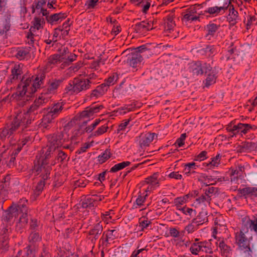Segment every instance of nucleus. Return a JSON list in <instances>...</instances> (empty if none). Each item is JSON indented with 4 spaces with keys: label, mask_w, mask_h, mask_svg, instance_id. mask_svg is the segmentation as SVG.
<instances>
[{
    "label": "nucleus",
    "mask_w": 257,
    "mask_h": 257,
    "mask_svg": "<svg viewBox=\"0 0 257 257\" xmlns=\"http://www.w3.org/2000/svg\"><path fill=\"white\" fill-rule=\"evenodd\" d=\"M27 200L25 198L21 199L18 204L13 203L3 216V219L5 222H10L14 218L20 215L19 222L17 224L16 229L20 231L21 228L25 226L28 221Z\"/></svg>",
    "instance_id": "1"
},
{
    "label": "nucleus",
    "mask_w": 257,
    "mask_h": 257,
    "mask_svg": "<svg viewBox=\"0 0 257 257\" xmlns=\"http://www.w3.org/2000/svg\"><path fill=\"white\" fill-rule=\"evenodd\" d=\"M24 114L18 110L13 120L10 123H7L3 128L0 133V138L2 139L9 138L14 134L21 126H22V129L23 126L26 127L28 124H26V120H24Z\"/></svg>",
    "instance_id": "2"
},
{
    "label": "nucleus",
    "mask_w": 257,
    "mask_h": 257,
    "mask_svg": "<svg viewBox=\"0 0 257 257\" xmlns=\"http://www.w3.org/2000/svg\"><path fill=\"white\" fill-rule=\"evenodd\" d=\"M248 228L242 226L239 231L235 233V243L238 246V250L248 255L250 254L251 249L250 245V240L252 237H248Z\"/></svg>",
    "instance_id": "3"
},
{
    "label": "nucleus",
    "mask_w": 257,
    "mask_h": 257,
    "mask_svg": "<svg viewBox=\"0 0 257 257\" xmlns=\"http://www.w3.org/2000/svg\"><path fill=\"white\" fill-rule=\"evenodd\" d=\"M48 101V99L42 95L34 101L26 112H22L24 114V119L26 120V124H30L36 118V115L42 112L44 104Z\"/></svg>",
    "instance_id": "4"
},
{
    "label": "nucleus",
    "mask_w": 257,
    "mask_h": 257,
    "mask_svg": "<svg viewBox=\"0 0 257 257\" xmlns=\"http://www.w3.org/2000/svg\"><path fill=\"white\" fill-rule=\"evenodd\" d=\"M67 125V124L64 126ZM73 126H69L66 130L64 128V131L57 132L48 136V145L53 147V149H57L61 146L64 142L68 140V135L64 132L69 130Z\"/></svg>",
    "instance_id": "5"
},
{
    "label": "nucleus",
    "mask_w": 257,
    "mask_h": 257,
    "mask_svg": "<svg viewBox=\"0 0 257 257\" xmlns=\"http://www.w3.org/2000/svg\"><path fill=\"white\" fill-rule=\"evenodd\" d=\"M103 106L101 105L99 106L92 105L89 107L86 108L85 110L82 111L80 113L79 115L76 116L74 118L70 121L67 125L65 126V130L69 126H74L76 124V121L78 119H80L83 118L88 117L92 116L94 113H96L99 111L100 109L102 108Z\"/></svg>",
    "instance_id": "6"
},
{
    "label": "nucleus",
    "mask_w": 257,
    "mask_h": 257,
    "mask_svg": "<svg viewBox=\"0 0 257 257\" xmlns=\"http://www.w3.org/2000/svg\"><path fill=\"white\" fill-rule=\"evenodd\" d=\"M44 163L43 161L42 163H38V164H35V169L38 174L41 173L40 176L43 180H47L49 178V175L51 170V167Z\"/></svg>",
    "instance_id": "7"
},
{
    "label": "nucleus",
    "mask_w": 257,
    "mask_h": 257,
    "mask_svg": "<svg viewBox=\"0 0 257 257\" xmlns=\"http://www.w3.org/2000/svg\"><path fill=\"white\" fill-rule=\"evenodd\" d=\"M75 92L76 93L86 90L90 87L91 82L88 79L75 78Z\"/></svg>",
    "instance_id": "8"
},
{
    "label": "nucleus",
    "mask_w": 257,
    "mask_h": 257,
    "mask_svg": "<svg viewBox=\"0 0 257 257\" xmlns=\"http://www.w3.org/2000/svg\"><path fill=\"white\" fill-rule=\"evenodd\" d=\"M56 149H53V147L47 145L46 148H44L42 149L41 152L43 155H41L39 160L38 163H42L43 161L44 163L48 164V160L51 158L53 155H55V151Z\"/></svg>",
    "instance_id": "9"
},
{
    "label": "nucleus",
    "mask_w": 257,
    "mask_h": 257,
    "mask_svg": "<svg viewBox=\"0 0 257 257\" xmlns=\"http://www.w3.org/2000/svg\"><path fill=\"white\" fill-rule=\"evenodd\" d=\"M143 60L142 56L139 53H132L127 56L126 63L133 68H136Z\"/></svg>",
    "instance_id": "10"
},
{
    "label": "nucleus",
    "mask_w": 257,
    "mask_h": 257,
    "mask_svg": "<svg viewBox=\"0 0 257 257\" xmlns=\"http://www.w3.org/2000/svg\"><path fill=\"white\" fill-rule=\"evenodd\" d=\"M207 244L208 242L206 241L193 243L190 247V251L195 255L198 254L200 251L207 252L208 249Z\"/></svg>",
    "instance_id": "11"
},
{
    "label": "nucleus",
    "mask_w": 257,
    "mask_h": 257,
    "mask_svg": "<svg viewBox=\"0 0 257 257\" xmlns=\"http://www.w3.org/2000/svg\"><path fill=\"white\" fill-rule=\"evenodd\" d=\"M155 135V133H151L141 134L139 137V143L141 147L148 146L154 140Z\"/></svg>",
    "instance_id": "12"
},
{
    "label": "nucleus",
    "mask_w": 257,
    "mask_h": 257,
    "mask_svg": "<svg viewBox=\"0 0 257 257\" xmlns=\"http://www.w3.org/2000/svg\"><path fill=\"white\" fill-rule=\"evenodd\" d=\"M189 68V71L192 72L193 75H198L203 73L201 63L199 61L190 63Z\"/></svg>",
    "instance_id": "13"
},
{
    "label": "nucleus",
    "mask_w": 257,
    "mask_h": 257,
    "mask_svg": "<svg viewBox=\"0 0 257 257\" xmlns=\"http://www.w3.org/2000/svg\"><path fill=\"white\" fill-rule=\"evenodd\" d=\"M198 17L196 15L194 8H192L186 12L183 18V22L185 23L197 21Z\"/></svg>",
    "instance_id": "14"
},
{
    "label": "nucleus",
    "mask_w": 257,
    "mask_h": 257,
    "mask_svg": "<svg viewBox=\"0 0 257 257\" xmlns=\"http://www.w3.org/2000/svg\"><path fill=\"white\" fill-rule=\"evenodd\" d=\"M45 23L43 18H35L32 22V26L31 27L30 31L31 32L42 31Z\"/></svg>",
    "instance_id": "15"
},
{
    "label": "nucleus",
    "mask_w": 257,
    "mask_h": 257,
    "mask_svg": "<svg viewBox=\"0 0 257 257\" xmlns=\"http://www.w3.org/2000/svg\"><path fill=\"white\" fill-rule=\"evenodd\" d=\"M64 104L63 102H58L53 105L51 108L50 110L47 113L55 118L60 113L63 109Z\"/></svg>",
    "instance_id": "16"
},
{
    "label": "nucleus",
    "mask_w": 257,
    "mask_h": 257,
    "mask_svg": "<svg viewBox=\"0 0 257 257\" xmlns=\"http://www.w3.org/2000/svg\"><path fill=\"white\" fill-rule=\"evenodd\" d=\"M30 47L18 48L16 57L20 60H24L30 55Z\"/></svg>",
    "instance_id": "17"
},
{
    "label": "nucleus",
    "mask_w": 257,
    "mask_h": 257,
    "mask_svg": "<svg viewBox=\"0 0 257 257\" xmlns=\"http://www.w3.org/2000/svg\"><path fill=\"white\" fill-rule=\"evenodd\" d=\"M103 230L102 224L101 222H98L90 230L89 234L93 236L95 240L98 238L99 235L101 234Z\"/></svg>",
    "instance_id": "18"
},
{
    "label": "nucleus",
    "mask_w": 257,
    "mask_h": 257,
    "mask_svg": "<svg viewBox=\"0 0 257 257\" xmlns=\"http://www.w3.org/2000/svg\"><path fill=\"white\" fill-rule=\"evenodd\" d=\"M54 119L52 115L47 113L43 116L39 125L41 127L48 129L50 127L51 124L53 122Z\"/></svg>",
    "instance_id": "19"
},
{
    "label": "nucleus",
    "mask_w": 257,
    "mask_h": 257,
    "mask_svg": "<svg viewBox=\"0 0 257 257\" xmlns=\"http://www.w3.org/2000/svg\"><path fill=\"white\" fill-rule=\"evenodd\" d=\"M158 174L154 173L152 176L146 179L145 183L150 186L151 189H154L156 186H159V182L158 180Z\"/></svg>",
    "instance_id": "20"
},
{
    "label": "nucleus",
    "mask_w": 257,
    "mask_h": 257,
    "mask_svg": "<svg viewBox=\"0 0 257 257\" xmlns=\"http://www.w3.org/2000/svg\"><path fill=\"white\" fill-rule=\"evenodd\" d=\"M29 91H30L29 89H27L26 88H22V86L19 84L17 92L13 95H15V97L18 99H20L21 97H23L24 95H26L27 97H30L32 95V93H29Z\"/></svg>",
    "instance_id": "21"
},
{
    "label": "nucleus",
    "mask_w": 257,
    "mask_h": 257,
    "mask_svg": "<svg viewBox=\"0 0 257 257\" xmlns=\"http://www.w3.org/2000/svg\"><path fill=\"white\" fill-rule=\"evenodd\" d=\"M243 225L242 226H248L255 232H257V219L251 220L249 218L245 217L242 219Z\"/></svg>",
    "instance_id": "22"
},
{
    "label": "nucleus",
    "mask_w": 257,
    "mask_h": 257,
    "mask_svg": "<svg viewBox=\"0 0 257 257\" xmlns=\"http://www.w3.org/2000/svg\"><path fill=\"white\" fill-rule=\"evenodd\" d=\"M45 77L44 74H42L40 76V78L36 77L35 79V81L33 84V85L30 87V91H29V93H32V94L35 93L37 88H39L41 84L42 83V81Z\"/></svg>",
    "instance_id": "23"
},
{
    "label": "nucleus",
    "mask_w": 257,
    "mask_h": 257,
    "mask_svg": "<svg viewBox=\"0 0 257 257\" xmlns=\"http://www.w3.org/2000/svg\"><path fill=\"white\" fill-rule=\"evenodd\" d=\"M190 197V194H188L183 196L177 197L174 199V203L177 209H181V207L182 205L186 203Z\"/></svg>",
    "instance_id": "24"
},
{
    "label": "nucleus",
    "mask_w": 257,
    "mask_h": 257,
    "mask_svg": "<svg viewBox=\"0 0 257 257\" xmlns=\"http://www.w3.org/2000/svg\"><path fill=\"white\" fill-rule=\"evenodd\" d=\"M66 15L64 13H58L51 15L47 20L50 23H55L61 22L65 19Z\"/></svg>",
    "instance_id": "25"
},
{
    "label": "nucleus",
    "mask_w": 257,
    "mask_h": 257,
    "mask_svg": "<svg viewBox=\"0 0 257 257\" xmlns=\"http://www.w3.org/2000/svg\"><path fill=\"white\" fill-rule=\"evenodd\" d=\"M257 24V20L253 16H248L246 17L245 25L246 29L248 30H253V28Z\"/></svg>",
    "instance_id": "26"
},
{
    "label": "nucleus",
    "mask_w": 257,
    "mask_h": 257,
    "mask_svg": "<svg viewBox=\"0 0 257 257\" xmlns=\"http://www.w3.org/2000/svg\"><path fill=\"white\" fill-rule=\"evenodd\" d=\"M22 73V67L20 64H15L12 69L11 80H17Z\"/></svg>",
    "instance_id": "27"
},
{
    "label": "nucleus",
    "mask_w": 257,
    "mask_h": 257,
    "mask_svg": "<svg viewBox=\"0 0 257 257\" xmlns=\"http://www.w3.org/2000/svg\"><path fill=\"white\" fill-rule=\"evenodd\" d=\"M227 7L214 6L207 9L205 12L210 15L217 16L220 14L221 11H224Z\"/></svg>",
    "instance_id": "28"
},
{
    "label": "nucleus",
    "mask_w": 257,
    "mask_h": 257,
    "mask_svg": "<svg viewBox=\"0 0 257 257\" xmlns=\"http://www.w3.org/2000/svg\"><path fill=\"white\" fill-rule=\"evenodd\" d=\"M219 247L222 254L225 256H227L232 250L231 247L226 244L223 239L219 242Z\"/></svg>",
    "instance_id": "29"
},
{
    "label": "nucleus",
    "mask_w": 257,
    "mask_h": 257,
    "mask_svg": "<svg viewBox=\"0 0 257 257\" xmlns=\"http://www.w3.org/2000/svg\"><path fill=\"white\" fill-rule=\"evenodd\" d=\"M207 214L205 211H201L197 217L193 220V222L199 224H202L208 221Z\"/></svg>",
    "instance_id": "30"
},
{
    "label": "nucleus",
    "mask_w": 257,
    "mask_h": 257,
    "mask_svg": "<svg viewBox=\"0 0 257 257\" xmlns=\"http://www.w3.org/2000/svg\"><path fill=\"white\" fill-rule=\"evenodd\" d=\"M139 223L140 231H143L145 229L149 227L150 224H151V221L149 220L148 218H146L145 217L143 216L139 219Z\"/></svg>",
    "instance_id": "31"
},
{
    "label": "nucleus",
    "mask_w": 257,
    "mask_h": 257,
    "mask_svg": "<svg viewBox=\"0 0 257 257\" xmlns=\"http://www.w3.org/2000/svg\"><path fill=\"white\" fill-rule=\"evenodd\" d=\"M62 82V80L60 79H53L51 81H50L49 85L48 88V90L49 92L53 93L56 90L60 84Z\"/></svg>",
    "instance_id": "32"
},
{
    "label": "nucleus",
    "mask_w": 257,
    "mask_h": 257,
    "mask_svg": "<svg viewBox=\"0 0 257 257\" xmlns=\"http://www.w3.org/2000/svg\"><path fill=\"white\" fill-rule=\"evenodd\" d=\"M243 151L251 152L257 148L256 144L252 142H244L241 146Z\"/></svg>",
    "instance_id": "33"
},
{
    "label": "nucleus",
    "mask_w": 257,
    "mask_h": 257,
    "mask_svg": "<svg viewBox=\"0 0 257 257\" xmlns=\"http://www.w3.org/2000/svg\"><path fill=\"white\" fill-rule=\"evenodd\" d=\"M58 54H56L57 55H58L59 58L61 60V62H64L65 59H66V57L68 54H69L68 49L65 47H61L58 50Z\"/></svg>",
    "instance_id": "34"
},
{
    "label": "nucleus",
    "mask_w": 257,
    "mask_h": 257,
    "mask_svg": "<svg viewBox=\"0 0 257 257\" xmlns=\"http://www.w3.org/2000/svg\"><path fill=\"white\" fill-rule=\"evenodd\" d=\"M131 164V162L128 161L123 162L117 164L113 166L110 170L111 172H116L119 170H120L125 167L129 166Z\"/></svg>",
    "instance_id": "35"
},
{
    "label": "nucleus",
    "mask_w": 257,
    "mask_h": 257,
    "mask_svg": "<svg viewBox=\"0 0 257 257\" xmlns=\"http://www.w3.org/2000/svg\"><path fill=\"white\" fill-rule=\"evenodd\" d=\"M55 154H56L55 159L51 163L53 165L59 162H62L67 157L66 154L61 151H58Z\"/></svg>",
    "instance_id": "36"
},
{
    "label": "nucleus",
    "mask_w": 257,
    "mask_h": 257,
    "mask_svg": "<svg viewBox=\"0 0 257 257\" xmlns=\"http://www.w3.org/2000/svg\"><path fill=\"white\" fill-rule=\"evenodd\" d=\"M81 206L84 208L94 207V199L92 198L91 196L85 198L82 202Z\"/></svg>",
    "instance_id": "37"
},
{
    "label": "nucleus",
    "mask_w": 257,
    "mask_h": 257,
    "mask_svg": "<svg viewBox=\"0 0 257 257\" xmlns=\"http://www.w3.org/2000/svg\"><path fill=\"white\" fill-rule=\"evenodd\" d=\"M41 240V236L38 232H32L29 236V241L32 244L35 243L40 241Z\"/></svg>",
    "instance_id": "38"
},
{
    "label": "nucleus",
    "mask_w": 257,
    "mask_h": 257,
    "mask_svg": "<svg viewBox=\"0 0 257 257\" xmlns=\"http://www.w3.org/2000/svg\"><path fill=\"white\" fill-rule=\"evenodd\" d=\"M216 73L212 71L208 74L207 78L206 79L205 85L206 86H209L215 83L216 80Z\"/></svg>",
    "instance_id": "39"
},
{
    "label": "nucleus",
    "mask_w": 257,
    "mask_h": 257,
    "mask_svg": "<svg viewBox=\"0 0 257 257\" xmlns=\"http://www.w3.org/2000/svg\"><path fill=\"white\" fill-rule=\"evenodd\" d=\"M211 198H210L209 196H207V195L204 193L202 194L200 196L196 199V201L199 204H204V205H209Z\"/></svg>",
    "instance_id": "40"
},
{
    "label": "nucleus",
    "mask_w": 257,
    "mask_h": 257,
    "mask_svg": "<svg viewBox=\"0 0 257 257\" xmlns=\"http://www.w3.org/2000/svg\"><path fill=\"white\" fill-rule=\"evenodd\" d=\"M115 232V230H109L106 234L103 233L101 237L102 242H108L109 239L111 240L113 239L115 237V235L113 234V233Z\"/></svg>",
    "instance_id": "41"
},
{
    "label": "nucleus",
    "mask_w": 257,
    "mask_h": 257,
    "mask_svg": "<svg viewBox=\"0 0 257 257\" xmlns=\"http://www.w3.org/2000/svg\"><path fill=\"white\" fill-rule=\"evenodd\" d=\"M148 196V194H146L144 196L142 195H139L138 198L136 199L135 203H134L133 206L134 208H137L138 207H140L144 205V203L146 201V197Z\"/></svg>",
    "instance_id": "42"
},
{
    "label": "nucleus",
    "mask_w": 257,
    "mask_h": 257,
    "mask_svg": "<svg viewBox=\"0 0 257 257\" xmlns=\"http://www.w3.org/2000/svg\"><path fill=\"white\" fill-rule=\"evenodd\" d=\"M238 13L235 11L233 7L232 8H230L229 12L228 19L230 22H232L233 23L235 21L238 17Z\"/></svg>",
    "instance_id": "43"
},
{
    "label": "nucleus",
    "mask_w": 257,
    "mask_h": 257,
    "mask_svg": "<svg viewBox=\"0 0 257 257\" xmlns=\"http://www.w3.org/2000/svg\"><path fill=\"white\" fill-rule=\"evenodd\" d=\"M8 231V229L5 228L4 230V233L1 237V242L2 244V246L4 247L5 249H7L8 247V242H9V237L7 234H6V231Z\"/></svg>",
    "instance_id": "44"
},
{
    "label": "nucleus",
    "mask_w": 257,
    "mask_h": 257,
    "mask_svg": "<svg viewBox=\"0 0 257 257\" xmlns=\"http://www.w3.org/2000/svg\"><path fill=\"white\" fill-rule=\"evenodd\" d=\"M139 27L140 28V30L142 31H149L153 30L152 24L145 22H141L139 24Z\"/></svg>",
    "instance_id": "45"
},
{
    "label": "nucleus",
    "mask_w": 257,
    "mask_h": 257,
    "mask_svg": "<svg viewBox=\"0 0 257 257\" xmlns=\"http://www.w3.org/2000/svg\"><path fill=\"white\" fill-rule=\"evenodd\" d=\"M238 126V133L240 132L241 133H243L245 134L247 133V131L249 130L251 126L249 124H244L239 123L237 124Z\"/></svg>",
    "instance_id": "46"
},
{
    "label": "nucleus",
    "mask_w": 257,
    "mask_h": 257,
    "mask_svg": "<svg viewBox=\"0 0 257 257\" xmlns=\"http://www.w3.org/2000/svg\"><path fill=\"white\" fill-rule=\"evenodd\" d=\"M108 128V127L107 125H102L101 126L99 127L96 131L92 133L91 136L94 137L100 136L106 132Z\"/></svg>",
    "instance_id": "47"
},
{
    "label": "nucleus",
    "mask_w": 257,
    "mask_h": 257,
    "mask_svg": "<svg viewBox=\"0 0 257 257\" xmlns=\"http://www.w3.org/2000/svg\"><path fill=\"white\" fill-rule=\"evenodd\" d=\"M110 151L106 149L101 155L99 156V162L101 164L103 163L110 157Z\"/></svg>",
    "instance_id": "48"
},
{
    "label": "nucleus",
    "mask_w": 257,
    "mask_h": 257,
    "mask_svg": "<svg viewBox=\"0 0 257 257\" xmlns=\"http://www.w3.org/2000/svg\"><path fill=\"white\" fill-rule=\"evenodd\" d=\"M175 24L174 20L171 18H168L165 23V29L166 31L173 30V29L175 27Z\"/></svg>",
    "instance_id": "49"
},
{
    "label": "nucleus",
    "mask_w": 257,
    "mask_h": 257,
    "mask_svg": "<svg viewBox=\"0 0 257 257\" xmlns=\"http://www.w3.org/2000/svg\"><path fill=\"white\" fill-rule=\"evenodd\" d=\"M220 26L213 23H210L205 28V30L207 32H215L219 30Z\"/></svg>",
    "instance_id": "50"
},
{
    "label": "nucleus",
    "mask_w": 257,
    "mask_h": 257,
    "mask_svg": "<svg viewBox=\"0 0 257 257\" xmlns=\"http://www.w3.org/2000/svg\"><path fill=\"white\" fill-rule=\"evenodd\" d=\"M220 163V156L219 155H217L215 157L212 159V161L207 164L210 168H213L215 167H217Z\"/></svg>",
    "instance_id": "51"
},
{
    "label": "nucleus",
    "mask_w": 257,
    "mask_h": 257,
    "mask_svg": "<svg viewBox=\"0 0 257 257\" xmlns=\"http://www.w3.org/2000/svg\"><path fill=\"white\" fill-rule=\"evenodd\" d=\"M118 79V75L116 74H113L105 81L108 86L113 85Z\"/></svg>",
    "instance_id": "52"
},
{
    "label": "nucleus",
    "mask_w": 257,
    "mask_h": 257,
    "mask_svg": "<svg viewBox=\"0 0 257 257\" xmlns=\"http://www.w3.org/2000/svg\"><path fill=\"white\" fill-rule=\"evenodd\" d=\"M58 37V33H49L48 39L46 40L45 42L47 44H50L52 42H56L57 41Z\"/></svg>",
    "instance_id": "53"
},
{
    "label": "nucleus",
    "mask_w": 257,
    "mask_h": 257,
    "mask_svg": "<svg viewBox=\"0 0 257 257\" xmlns=\"http://www.w3.org/2000/svg\"><path fill=\"white\" fill-rule=\"evenodd\" d=\"M48 63L50 64H56L58 62H62L61 60L59 58L58 55L57 54H54L51 55L48 58Z\"/></svg>",
    "instance_id": "54"
},
{
    "label": "nucleus",
    "mask_w": 257,
    "mask_h": 257,
    "mask_svg": "<svg viewBox=\"0 0 257 257\" xmlns=\"http://www.w3.org/2000/svg\"><path fill=\"white\" fill-rule=\"evenodd\" d=\"M24 79L25 77H24L20 84L22 86V88H26L27 89H29V90H30L29 88L31 87L30 84L31 83V79H30V78H27L25 80Z\"/></svg>",
    "instance_id": "55"
},
{
    "label": "nucleus",
    "mask_w": 257,
    "mask_h": 257,
    "mask_svg": "<svg viewBox=\"0 0 257 257\" xmlns=\"http://www.w3.org/2000/svg\"><path fill=\"white\" fill-rule=\"evenodd\" d=\"M186 137V134L185 133L182 134L180 137L176 140L174 145L178 147H182L184 144V140Z\"/></svg>",
    "instance_id": "56"
},
{
    "label": "nucleus",
    "mask_w": 257,
    "mask_h": 257,
    "mask_svg": "<svg viewBox=\"0 0 257 257\" xmlns=\"http://www.w3.org/2000/svg\"><path fill=\"white\" fill-rule=\"evenodd\" d=\"M204 194L207 195V196H209L211 198L212 195L215 194L217 192V188L213 187H210L204 190Z\"/></svg>",
    "instance_id": "57"
},
{
    "label": "nucleus",
    "mask_w": 257,
    "mask_h": 257,
    "mask_svg": "<svg viewBox=\"0 0 257 257\" xmlns=\"http://www.w3.org/2000/svg\"><path fill=\"white\" fill-rule=\"evenodd\" d=\"M99 0H87L85 3V6L87 9H93L96 6Z\"/></svg>",
    "instance_id": "58"
},
{
    "label": "nucleus",
    "mask_w": 257,
    "mask_h": 257,
    "mask_svg": "<svg viewBox=\"0 0 257 257\" xmlns=\"http://www.w3.org/2000/svg\"><path fill=\"white\" fill-rule=\"evenodd\" d=\"M77 55L74 54L69 53L67 55L66 59L64 62V63L68 64L69 63L72 62L76 60Z\"/></svg>",
    "instance_id": "59"
},
{
    "label": "nucleus",
    "mask_w": 257,
    "mask_h": 257,
    "mask_svg": "<svg viewBox=\"0 0 257 257\" xmlns=\"http://www.w3.org/2000/svg\"><path fill=\"white\" fill-rule=\"evenodd\" d=\"M149 44H147L146 45H142L140 47H138L135 49L136 52L135 53H139L140 54L141 53L144 52L146 51L150 50V49L148 48V46Z\"/></svg>",
    "instance_id": "60"
},
{
    "label": "nucleus",
    "mask_w": 257,
    "mask_h": 257,
    "mask_svg": "<svg viewBox=\"0 0 257 257\" xmlns=\"http://www.w3.org/2000/svg\"><path fill=\"white\" fill-rule=\"evenodd\" d=\"M27 40L26 42L30 45H33L34 42V33H28L26 36Z\"/></svg>",
    "instance_id": "61"
},
{
    "label": "nucleus",
    "mask_w": 257,
    "mask_h": 257,
    "mask_svg": "<svg viewBox=\"0 0 257 257\" xmlns=\"http://www.w3.org/2000/svg\"><path fill=\"white\" fill-rule=\"evenodd\" d=\"M45 180L42 179L41 180H40L37 184L36 189V190H38V191L42 192L44 189V187L45 185Z\"/></svg>",
    "instance_id": "62"
},
{
    "label": "nucleus",
    "mask_w": 257,
    "mask_h": 257,
    "mask_svg": "<svg viewBox=\"0 0 257 257\" xmlns=\"http://www.w3.org/2000/svg\"><path fill=\"white\" fill-rule=\"evenodd\" d=\"M239 192L243 196L252 194L251 191V187H245L241 189H239Z\"/></svg>",
    "instance_id": "63"
},
{
    "label": "nucleus",
    "mask_w": 257,
    "mask_h": 257,
    "mask_svg": "<svg viewBox=\"0 0 257 257\" xmlns=\"http://www.w3.org/2000/svg\"><path fill=\"white\" fill-rule=\"evenodd\" d=\"M169 177L170 178H173L177 180H181L182 178V176L179 174L178 172H171L169 175Z\"/></svg>",
    "instance_id": "64"
}]
</instances>
